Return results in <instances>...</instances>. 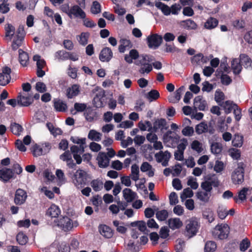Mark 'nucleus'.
<instances>
[{
	"instance_id": "f257e3e1",
	"label": "nucleus",
	"mask_w": 252,
	"mask_h": 252,
	"mask_svg": "<svg viewBox=\"0 0 252 252\" xmlns=\"http://www.w3.org/2000/svg\"><path fill=\"white\" fill-rule=\"evenodd\" d=\"M199 227L198 220L196 218H191L186 221L185 235L190 238L196 234Z\"/></svg>"
},
{
	"instance_id": "f03ea898",
	"label": "nucleus",
	"mask_w": 252,
	"mask_h": 252,
	"mask_svg": "<svg viewBox=\"0 0 252 252\" xmlns=\"http://www.w3.org/2000/svg\"><path fill=\"white\" fill-rule=\"evenodd\" d=\"M244 168L242 163H239L238 166L231 173V181L236 185H241L244 181Z\"/></svg>"
},
{
	"instance_id": "7ed1b4c3",
	"label": "nucleus",
	"mask_w": 252,
	"mask_h": 252,
	"mask_svg": "<svg viewBox=\"0 0 252 252\" xmlns=\"http://www.w3.org/2000/svg\"><path fill=\"white\" fill-rule=\"evenodd\" d=\"M229 233V227L226 223L218 224L212 231V234L215 238L224 239Z\"/></svg>"
},
{
	"instance_id": "20e7f679",
	"label": "nucleus",
	"mask_w": 252,
	"mask_h": 252,
	"mask_svg": "<svg viewBox=\"0 0 252 252\" xmlns=\"http://www.w3.org/2000/svg\"><path fill=\"white\" fill-rule=\"evenodd\" d=\"M146 124L149 127L148 131L156 132L158 130L162 131L168 128L166 121L164 119L160 118L156 120L153 123V126L151 122H147Z\"/></svg>"
},
{
	"instance_id": "39448f33",
	"label": "nucleus",
	"mask_w": 252,
	"mask_h": 252,
	"mask_svg": "<svg viewBox=\"0 0 252 252\" xmlns=\"http://www.w3.org/2000/svg\"><path fill=\"white\" fill-rule=\"evenodd\" d=\"M86 172L83 170L78 169L76 171L73 182L76 187L81 188L86 184Z\"/></svg>"
},
{
	"instance_id": "423d86ee",
	"label": "nucleus",
	"mask_w": 252,
	"mask_h": 252,
	"mask_svg": "<svg viewBox=\"0 0 252 252\" xmlns=\"http://www.w3.org/2000/svg\"><path fill=\"white\" fill-rule=\"evenodd\" d=\"M147 40L149 48L156 49L161 44L162 37L158 34H152L147 37Z\"/></svg>"
},
{
	"instance_id": "0eeeda50",
	"label": "nucleus",
	"mask_w": 252,
	"mask_h": 252,
	"mask_svg": "<svg viewBox=\"0 0 252 252\" xmlns=\"http://www.w3.org/2000/svg\"><path fill=\"white\" fill-rule=\"evenodd\" d=\"M156 160L158 162L161 163L163 166L168 165V161L171 158V154L167 151L163 152L160 151L155 155Z\"/></svg>"
},
{
	"instance_id": "6e6552de",
	"label": "nucleus",
	"mask_w": 252,
	"mask_h": 252,
	"mask_svg": "<svg viewBox=\"0 0 252 252\" xmlns=\"http://www.w3.org/2000/svg\"><path fill=\"white\" fill-rule=\"evenodd\" d=\"M251 193V189L250 188L244 187L237 192V195L233 197V199L236 203L242 202L247 199V195H250Z\"/></svg>"
},
{
	"instance_id": "1a4fd4ad",
	"label": "nucleus",
	"mask_w": 252,
	"mask_h": 252,
	"mask_svg": "<svg viewBox=\"0 0 252 252\" xmlns=\"http://www.w3.org/2000/svg\"><path fill=\"white\" fill-rule=\"evenodd\" d=\"M57 225L64 231L70 230L73 228L72 221L67 217H63L59 220Z\"/></svg>"
},
{
	"instance_id": "9d476101",
	"label": "nucleus",
	"mask_w": 252,
	"mask_h": 252,
	"mask_svg": "<svg viewBox=\"0 0 252 252\" xmlns=\"http://www.w3.org/2000/svg\"><path fill=\"white\" fill-rule=\"evenodd\" d=\"M11 69L8 67H5L2 69V73H0V85L4 86L9 83L11 76Z\"/></svg>"
},
{
	"instance_id": "9b49d317",
	"label": "nucleus",
	"mask_w": 252,
	"mask_h": 252,
	"mask_svg": "<svg viewBox=\"0 0 252 252\" xmlns=\"http://www.w3.org/2000/svg\"><path fill=\"white\" fill-rule=\"evenodd\" d=\"M27 197L26 192L21 189H17L15 194L14 202L17 205H21L23 204Z\"/></svg>"
},
{
	"instance_id": "f8f14e48",
	"label": "nucleus",
	"mask_w": 252,
	"mask_h": 252,
	"mask_svg": "<svg viewBox=\"0 0 252 252\" xmlns=\"http://www.w3.org/2000/svg\"><path fill=\"white\" fill-rule=\"evenodd\" d=\"M14 178V172L11 169L4 167L0 169V180L4 182H7L10 179Z\"/></svg>"
},
{
	"instance_id": "ddd939ff",
	"label": "nucleus",
	"mask_w": 252,
	"mask_h": 252,
	"mask_svg": "<svg viewBox=\"0 0 252 252\" xmlns=\"http://www.w3.org/2000/svg\"><path fill=\"white\" fill-rule=\"evenodd\" d=\"M96 160L99 167L101 168H106L109 165L110 159L105 153L100 152L98 154Z\"/></svg>"
},
{
	"instance_id": "4468645a",
	"label": "nucleus",
	"mask_w": 252,
	"mask_h": 252,
	"mask_svg": "<svg viewBox=\"0 0 252 252\" xmlns=\"http://www.w3.org/2000/svg\"><path fill=\"white\" fill-rule=\"evenodd\" d=\"M207 102L201 96H197L194 99L193 107L195 111L197 109L201 111L205 110Z\"/></svg>"
},
{
	"instance_id": "2eb2a0df",
	"label": "nucleus",
	"mask_w": 252,
	"mask_h": 252,
	"mask_svg": "<svg viewBox=\"0 0 252 252\" xmlns=\"http://www.w3.org/2000/svg\"><path fill=\"white\" fill-rule=\"evenodd\" d=\"M69 17L72 18V15L75 17L85 19L86 14L84 11L77 5H74L71 7V11Z\"/></svg>"
},
{
	"instance_id": "dca6fc26",
	"label": "nucleus",
	"mask_w": 252,
	"mask_h": 252,
	"mask_svg": "<svg viewBox=\"0 0 252 252\" xmlns=\"http://www.w3.org/2000/svg\"><path fill=\"white\" fill-rule=\"evenodd\" d=\"M33 102V99L31 96L19 94L17 96V104L22 106H28Z\"/></svg>"
},
{
	"instance_id": "f3484780",
	"label": "nucleus",
	"mask_w": 252,
	"mask_h": 252,
	"mask_svg": "<svg viewBox=\"0 0 252 252\" xmlns=\"http://www.w3.org/2000/svg\"><path fill=\"white\" fill-rule=\"evenodd\" d=\"M113 53L111 50L108 47L103 48L99 55V59L102 62H108L112 58Z\"/></svg>"
},
{
	"instance_id": "a211bd4d",
	"label": "nucleus",
	"mask_w": 252,
	"mask_h": 252,
	"mask_svg": "<svg viewBox=\"0 0 252 252\" xmlns=\"http://www.w3.org/2000/svg\"><path fill=\"white\" fill-rule=\"evenodd\" d=\"M123 197L128 203L131 202L136 197V193L129 188H126L123 190Z\"/></svg>"
},
{
	"instance_id": "6ab92c4d",
	"label": "nucleus",
	"mask_w": 252,
	"mask_h": 252,
	"mask_svg": "<svg viewBox=\"0 0 252 252\" xmlns=\"http://www.w3.org/2000/svg\"><path fill=\"white\" fill-rule=\"evenodd\" d=\"M169 227L172 230L181 228L183 226V222L179 218H171L168 220Z\"/></svg>"
},
{
	"instance_id": "aec40b11",
	"label": "nucleus",
	"mask_w": 252,
	"mask_h": 252,
	"mask_svg": "<svg viewBox=\"0 0 252 252\" xmlns=\"http://www.w3.org/2000/svg\"><path fill=\"white\" fill-rule=\"evenodd\" d=\"M54 106L55 110L58 112H64L67 110L66 103L60 99L54 101Z\"/></svg>"
},
{
	"instance_id": "412c9836",
	"label": "nucleus",
	"mask_w": 252,
	"mask_h": 252,
	"mask_svg": "<svg viewBox=\"0 0 252 252\" xmlns=\"http://www.w3.org/2000/svg\"><path fill=\"white\" fill-rule=\"evenodd\" d=\"M185 87L182 86L177 89L174 95H170L168 97L169 102L171 103H177L180 100L181 96L182 93L184 91Z\"/></svg>"
},
{
	"instance_id": "4be33fe9",
	"label": "nucleus",
	"mask_w": 252,
	"mask_h": 252,
	"mask_svg": "<svg viewBox=\"0 0 252 252\" xmlns=\"http://www.w3.org/2000/svg\"><path fill=\"white\" fill-rule=\"evenodd\" d=\"M220 106L223 108L225 113L226 114L230 113L235 108L237 107V105L230 100H227L222 102L221 104H220Z\"/></svg>"
},
{
	"instance_id": "5701e85b",
	"label": "nucleus",
	"mask_w": 252,
	"mask_h": 252,
	"mask_svg": "<svg viewBox=\"0 0 252 252\" xmlns=\"http://www.w3.org/2000/svg\"><path fill=\"white\" fill-rule=\"evenodd\" d=\"M139 57L138 51L135 49H132L129 51V54L125 56V60L128 63H131L133 60H136Z\"/></svg>"
},
{
	"instance_id": "b1692460",
	"label": "nucleus",
	"mask_w": 252,
	"mask_h": 252,
	"mask_svg": "<svg viewBox=\"0 0 252 252\" xmlns=\"http://www.w3.org/2000/svg\"><path fill=\"white\" fill-rule=\"evenodd\" d=\"M100 234L106 238H110L113 236L111 229L106 225H102L99 227Z\"/></svg>"
},
{
	"instance_id": "393cba45",
	"label": "nucleus",
	"mask_w": 252,
	"mask_h": 252,
	"mask_svg": "<svg viewBox=\"0 0 252 252\" xmlns=\"http://www.w3.org/2000/svg\"><path fill=\"white\" fill-rule=\"evenodd\" d=\"M211 193L205 191H199L196 194V196L200 201L206 203L209 201Z\"/></svg>"
},
{
	"instance_id": "a878e982",
	"label": "nucleus",
	"mask_w": 252,
	"mask_h": 252,
	"mask_svg": "<svg viewBox=\"0 0 252 252\" xmlns=\"http://www.w3.org/2000/svg\"><path fill=\"white\" fill-rule=\"evenodd\" d=\"M87 108V104L83 103L76 102L74 105V108L70 110L72 115H76L78 112H82Z\"/></svg>"
},
{
	"instance_id": "bb28decb",
	"label": "nucleus",
	"mask_w": 252,
	"mask_h": 252,
	"mask_svg": "<svg viewBox=\"0 0 252 252\" xmlns=\"http://www.w3.org/2000/svg\"><path fill=\"white\" fill-rule=\"evenodd\" d=\"M80 92V87L78 85H73L71 87L67 90V96L69 98H71L74 96L77 95Z\"/></svg>"
},
{
	"instance_id": "cd10ccee",
	"label": "nucleus",
	"mask_w": 252,
	"mask_h": 252,
	"mask_svg": "<svg viewBox=\"0 0 252 252\" xmlns=\"http://www.w3.org/2000/svg\"><path fill=\"white\" fill-rule=\"evenodd\" d=\"M155 6L158 9H160L165 15H169L171 13L170 7L161 2H156L155 3Z\"/></svg>"
},
{
	"instance_id": "c85d7f7f",
	"label": "nucleus",
	"mask_w": 252,
	"mask_h": 252,
	"mask_svg": "<svg viewBox=\"0 0 252 252\" xmlns=\"http://www.w3.org/2000/svg\"><path fill=\"white\" fill-rule=\"evenodd\" d=\"M133 181H137L139 179V169L137 165L134 164L131 166V173L129 175Z\"/></svg>"
},
{
	"instance_id": "c756f323",
	"label": "nucleus",
	"mask_w": 252,
	"mask_h": 252,
	"mask_svg": "<svg viewBox=\"0 0 252 252\" xmlns=\"http://www.w3.org/2000/svg\"><path fill=\"white\" fill-rule=\"evenodd\" d=\"M60 214V210L59 208L54 204L50 206L47 212V214L52 218H56Z\"/></svg>"
},
{
	"instance_id": "7c9ffc66",
	"label": "nucleus",
	"mask_w": 252,
	"mask_h": 252,
	"mask_svg": "<svg viewBox=\"0 0 252 252\" xmlns=\"http://www.w3.org/2000/svg\"><path fill=\"white\" fill-rule=\"evenodd\" d=\"M240 60L241 64L248 68L252 66V60L246 54H242L240 55Z\"/></svg>"
},
{
	"instance_id": "2f4dec72",
	"label": "nucleus",
	"mask_w": 252,
	"mask_h": 252,
	"mask_svg": "<svg viewBox=\"0 0 252 252\" xmlns=\"http://www.w3.org/2000/svg\"><path fill=\"white\" fill-rule=\"evenodd\" d=\"M19 54L20 63L23 66H26L29 60L28 54L21 49L19 50Z\"/></svg>"
},
{
	"instance_id": "473e14b6",
	"label": "nucleus",
	"mask_w": 252,
	"mask_h": 252,
	"mask_svg": "<svg viewBox=\"0 0 252 252\" xmlns=\"http://www.w3.org/2000/svg\"><path fill=\"white\" fill-rule=\"evenodd\" d=\"M181 25L188 30H195L197 28L196 24L190 19L182 21L181 22Z\"/></svg>"
},
{
	"instance_id": "72a5a7b5",
	"label": "nucleus",
	"mask_w": 252,
	"mask_h": 252,
	"mask_svg": "<svg viewBox=\"0 0 252 252\" xmlns=\"http://www.w3.org/2000/svg\"><path fill=\"white\" fill-rule=\"evenodd\" d=\"M10 128L12 132L16 135H20L23 130L22 126L16 123H11Z\"/></svg>"
},
{
	"instance_id": "f704fd0d",
	"label": "nucleus",
	"mask_w": 252,
	"mask_h": 252,
	"mask_svg": "<svg viewBox=\"0 0 252 252\" xmlns=\"http://www.w3.org/2000/svg\"><path fill=\"white\" fill-rule=\"evenodd\" d=\"M191 149L197 153H202L204 150L203 144L198 140H194L190 145Z\"/></svg>"
},
{
	"instance_id": "c9c22d12",
	"label": "nucleus",
	"mask_w": 252,
	"mask_h": 252,
	"mask_svg": "<svg viewBox=\"0 0 252 252\" xmlns=\"http://www.w3.org/2000/svg\"><path fill=\"white\" fill-rule=\"evenodd\" d=\"M231 68L234 74H238L241 71L242 64L240 63L237 59H235L231 62Z\"/></svg>"
},
{
	"instance_id": "e433bc0d",
	"label": "nucleus",
	"mask_w": 252,
	"mask_h": 252,
	"mask_svg": "<svg viewBox=\"0 0 252 252\" xmlns=\"http://www.w3.org/2000/svg\"><path fill=\"white\" fill-rule=\"evenodd\" d=\"M5 30L6 37L9 38V39L11 40L15 33L14 27L10 24H7L5 26Z\"/></svg>"
},
{
	"instance_id": "4c0bfd02",
	"label": "nucleus",
	"mask_w": 252,
	"mask_h": 252,
	"mask_svg": "<svg viewBox=\"0 0 252 252\" xmlns=\"http://www.w3.org/2000/svg\"><path fill=\"white\" fill-rule=\"evenodd\" d=\"M218 21L214 18L210 17L205 23L204 27L208 29H212L217 26Z\"/></svg>"
},
{
	"instance_id": "58836bf2",
	"label": "nucleus",
	"mask_w": 252,
	"mask_h": 252,
	"mask_svg": "<svg viewBox=\"0 0 252 252\" xmlns=\"http://www.w3.org/2000/svg\"><path fill=\"white\" fill-rule=\"evenodd\" d=\"M102 134L95 130L92 129L89 131L88 138L94 141H99L101 140Z\"/></svg>"
},
{
	"instance_id": "ea45409f",
	"label": "nucleus",
	"mask_w": 252,
	"mask_h": 252,
	"mask_svg": "<svg viewBox=\"0 0 252 252\" xmlns=\"http://www.w3.org/2000/svg\"><path fill=\"white\" fill-rule=\"evenodd\" d=\"M222 145L218 142H214L211 146V152L214 155L220 154L222 151Z\"/></svg>"
},
{
	"instance_id": "a19ab883",
	"label": "nucleus",
	"mask_w": 252,
	"mask_h": 252,
	"mask_svg": "<svg viewBox=\"0 0 252 252\" xmlns=\"http://www.w3.org/2000/svg\"><path fill=\"white\" fill-rule=\"evenodd\" d=\"M208 130V126L207 124L202 122L198 125L195 127V131L197 133L200 134L203 133L207 132Z\"/></svg>"
},
{
	"instance_id": "79ce46f5",
	"label": "nucleus",
	"mask_w": 252,
	"mask_h": 252,
	"mask_svg": "<svg viewBox=\"0 0 252 252\" xmlns=\"http://www.w3.org/2000/svg\"><path fill=\"white\" fill-rule=\"evenodd\" d=\"M16 240L20 245H24L28 242V238L25 234L20 232L17 235Z\"/></svg>"
},
{
	"instance_id": "37998d69",
	"label": "nucleus",
	"mask_w": 252,
	"mask_h": 252,
	"mask_svg": "<svg viewBox=\"0 0 252 252\" xmlns=\"http://www.w3.org/2000/svg\"><path fill=\"white\" fill-rule=\"evenodd\" d=\"M90 185L93 189L95 191H99L103 187V183L99 180H93L91 182Z\"/></svg>"
},
{
	"instance_id": "c03bdc74",
	"label": "nucleus",
	"mask_w": 252,
	"mask_h": 252,
	"mask_svg": "<svg viewBox=\"0 0 252 252\" xmlns=\"http://www.w3.org/2000/svg\"><path fill=\"white\" fill-rule=\"evenodd\" d=\"M243 143V137L242 136L238 134L234 135V137L232 140V145L235 147H240Z\"/></svg>"
},
{
	"instance_id": "a18cd8bd",
	"label": "nucleus",
	"mask_w": 252,
	"mask_h": 252,
	"mask_svg": "<svg viewBox=\"0 0 252 252\" xmlns=\"http://www.w3.org/2000/svg\"><path fill=\"white\" fill-rule=\"evenodd\" d=\"M23 40V37L16 35L12 42V49L13 50L17 49L22 45Z\"/></svg>"
},
{
	"instance_id": "49530a36",
	"label": "nucleus",
	"mask_w": 252,
	"mask_h": 252,
	"mask_svg": "<svg viewBox=\"0 0 252 252\" xmlns=\"http://www.w3.org/2000/svg\"><path fill=\"white\" fill-rule=\"evenodd\" d=\"M217 249V245L215 242L213 241L207 242L205 246L204 251L205 252H214Z\"/></svg>"
},
{
	"instance_id": "de8ad7c7",
	"label": "nucleus",
	"mask_w": 252,
	"mask_h": 252,
	"mask_svg": "<svg viewBox=\"0 0 252 252\" xmlns=\"http://www.w3.org/2000/svg\"><path fill=\"white\" fill-rule=\"evenodd\" d=\"M225 99L224 93L220 90H217L215 94V100L220 105Z\"/></svg>"
},
{
	"instance_id": "09e8293b",
	"label": "nucleus",
	"mask_w": 252,
	"mask_h": 252,
	"mask_svg": "<svg viewBox=\"0 0 252 252\" xmlns=\"http://www.w3.org/2000/svg\"><path fill=\"white\" fill-rule=\"evenodd\" d=\"M89 33L88 32H82L79 35L78 41L82 45H85L88 43Z\"/></svg>"
},
{
	"instance_id": "8fccbe9b",
	"label": "nucleus",
	"mask_w": 252,
	"mask_h": 252,
	"mask_svg": "<svg viewBox=\"0 0 252 252\" xmlns=\"http://www.w3.org/2000/svg\"><path fill=\"white\" fill-rule=\"evenodd\" d=\"M193 195L192 190L189 188H186L183 190L181 194V198L182 200H184L187 198L191 197Z\"/></svg>"
},
{
	"instance_id": "3c124183",
	"label": "nucleus",
	"mask_w": 252,
	"mask_h": 252,
	"mask_svg": "<svg viewBox=\"0 0 252 252\" xmlns=\"http://www.w3.org/2000/svg\"><path fill=\"white\" fill-rule=\"evenodd\" d=\"M91 12L94 14H97L101 12L100 4L97 1L93 2L91 8Z\"/></svg>"
},
{
	"instance_id": "603ef678",
	"label": "nucleus",
	"mask_w": 252,
	"mask_h": 252,
	"mask_svg": "<svg viewBox=\"0 0 252 252\" xmlns=\"http://www.w3.org/2000/svg\"><path fill=\"white\" fill-rule=\"evenodd\" d=\"M168 216V213L165 210L158 211L156 213V217L157 219L163 221L165 220Z\"/></svg>"
},
{
	"instance_id": "864d4df0",
	"label": "nucleus",
	"mask_w": 252,
	"mask_h": 252,
	"mask_svg": "<svg viewBox=\"0 0 252 252\" xmlns=\"http://www.w3.org/2000/svg\"><path fill=\"white\" fill-rule=\"evenodd\" d=\"M68 52L63 50H60L56 52L55 54V57L56 59L61 60H65L67 59Z\"/></svg>"
},
{
	"instance_id": "5fc2aeb1",
	"label": "nucleus",
	"mask_w": 252,
	"mask_h": 252,
	"mask_svg": "<svg viewBox=\"0 0 252 252\" xmlns=\"http://www.w3.org/2000/svg\"><path fill=\"white\" fill-rule=\"evenodd\" d=\"M33 60L36 62L37 68H43L45 65V62L44 60L41 59L38 55L33 56Z\"/></svg>"
},
{
	"instance_id": "6e6d98bb",
	"label": "nucleus",
	"mask_w": 252,
	"mask_h": 252,
	"mask_svg": "<svg viewBox=\"0 0 252 252\" xmlns=\"http://www.w3.org/2000/svg\"><path fill=\"white\" fill-rule=\"evenodd\" d=\"M152 69L153 67L152 64L148 63L145 65L141 66L139 70V72L142 74H144L145 73L148 74L152 70Z\"/></svg>"
},
{
	"instance_id": "4d7b16f0",
	"label": "nucleus",
	"mask_w": 252,
	"mask_h": 252,
	"mask_svg": "<svg viewBox=\"0 0 252 252\" xmlns=\"http://www.w3.org/2000/svg\"><path fill=\"white\" fill-rule=\"evenodd\" d=\"M84 148L85 146L83 145L82 146H72L70 148V151L71 153L74 155V154H82L84 151Z\"/></svg>"
},
{
	"instance_id": "13d9d810",
	"label": "nucleus",
	"mask_w": 252,
	"mask_h": 252,
	"mask_svg": "<svg viewBox=\"0 0 252 252\" xmlns=\"http://www.w3.org/2000/svg\"><path fill=\"white\" fill-rule=\"evenodd\" d=\"M225 166L223 162L217 160L214 167V170L217 173H220L224 169Z\"/></svg>"
},
{
	"instance_id": "bf43d9fd",
	"label": "nucleus",
	"mask_w": 252,
	"mask_h": 252,
	"mask_svg": "<svg viewBox=\"0 0 252 252\" xmlns=\"http://www.w3.org/2000/svg\"><path fill=\"white\" fill-rule=\"evenodd\" d=\"M217 212L219 217L221 220L224 219L228 215V210L223 207H219Z\"/></svg>"
},
{
	"instance_id": "052dcab7",
	"label": "nucleus",
	"mask_w": 252,
	"mask_h": 252,
	"mask_svg": "<svg viewBox=\"0 0 252 252\" xmlns=\"http://www.w3.org/2000/svg\"><path fill=\"white\" fill-rule=\"evenodd\" d=\"M250 246V241L247 239H243L240 244V250L242 252L246 251Z\"/></svg>"
},
{
	"instance_id": "680f3d73",
	"label": "nucleus",
	"mask_w": 252,
	"mask_h": 252,
	"mask_svg": "<svg viewBox=\"0 0 252 252\" xmlns=\"http://www.w3.org/2000/svg\"><path fill=\"white\" fill-rule=\"evenodd\" d=\"M147 56H141L138 57L137 60L135 61L134 63L138 66L145 65L149 63H147Z\"/></svg>"
},
{
	"instance_id": "e2e57ef3",
	"label": "nucleus",
	"mask_w": 252,
	"mask_h": 252,
	"mask_svg": "<svg viewBox=\"0 0 252 252\" xmlns=\"http://www.w3.org/2000/svg\"><path fill=\"white\" fill-rule=\"evenodd\" d=\"M169 202L171 205H175L178 203V196L176 192H172L169 196Z\"/></svg>"
},
{
	"instance_id": "0e129e2a",
	"label": "nucleus",
	"mask_w": 252,
	"mask_h": 252,
	"mask_svg": "<svg viewBox=\"0 0 252 252\" xmlns=\"http://www.w3.org/2000/svg\"><path fill=\"white\" fill-rule=\"evenodd\" d=\"M163 140L164 143H168L170 141L176 142L179 140V137L178 135H174L163 136Z\"/></svg>"
},
{
	"instance_id": "69168bd1",
	"label": "nucleus",
	"mask_w": 252,
	"mask_h": 252,
	"mask_svg": "<svg viewBox=\"0 0 252 252\" xmlns=\"http://www.w3.org/2000/svg\"><path fill=\"white\" fill-rule=\"evenodd\" d=\"M206 180L210 183L212 187H218L220 185V181L216 177L208 178Z\"/></svg>"
},
{
	"instance_id": "338daca9",
	"label": "nucleus",
	"mask_w": 252,
	"mask_h": 252,
	"mask_svg": "<svg viewBox=\"0 0 252 252\" xmlns=\"http://www.w3.org/2000/svg\"><path fill=\"white\" fill-rule=\"evenodd\" d=\"M187 184L193 189H196L198 187V184L196 182V179L193 178V177H190L189 179Z\"/></svg>"
},
{
	"instance_id": "774afa93",
	"label": "nucleus",
	"mask_w": 252,
	"mask_h": 252,
	"mask_svg": "<svg viewBox=\"0 0 252 252\" xmlns=\"http://www.w3.org/2000/svg\"><path fill=\"white\" fill-rule=\"evenodd\" d=\"M201 188L204 191L210 193H211L213 189V187L210 185V183L206 180L201 183Z\"/></svg>"
}]
</instances>
